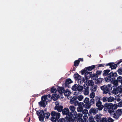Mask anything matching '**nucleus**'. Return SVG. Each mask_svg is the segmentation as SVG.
Instances as JSON below:
<instances>
[{
	"label": "nucleus",
	"instance_id": "f257e3e1",
	"mask_svg": "<svg viewBox=\"0 0 122 122\" xmlns=\"http://www.w3.org/2000/svg\"><path fill=\"white\" fill-rule=\"evenodd\" d=\"M51 97L50 95L49 94L48 95H46L43 96L41 97V102H39V104L41 107H45L47 104L46 100L48 98H50Z\"/></svg>",
	"mask_w": 122,
	"mask_h": 122
},
{
	"label": "nucleus",
	"instance_id": "f03ea898",
	"mask_svg": "<svg viewBox=\"0 0 122 122\" xmlns=\"http://www.w3.org/2000/svg\"><path fill=\"white\" fill-rule=\"evenodd\" d=\"M51 114L52 116L51 121L53 122H58V120L60 116V113L53 111L51 112Z\"/></svg>",
	"mask_w": 122,
	"mask_h": 122
},
{
	"label": "nucleus",
	"instance_id": "7ed1b4c3",
	"mask_svg": "<svg viewBox=\"0 0 122 122\" xmlns=\"http://www.w3.org/2000/svg\"><path fill=\"white\" fill-rule=\"evenodd\" d=\"M117 74L116 72H110L108 75V77H106L105 81L106 82L111 81V82L112 81H114L115 77L116 76Z\"/></svg>",
	"mask_w": 122,
	"mask_h": 122
},
{
	"label": "nucleus",
	"instance_id": "20e7f679",
	"mask_svg": "<svg viewBox=\"0 0 122 122\" xmlns=\"http://www.w3.org/2000/svg\"><path fill=\"white\" fill-rule=\"evenodd\" d=\"M101 114H97L94 117L97 122H107V119L106 118H101Z\"/></svg>",
	"mask_w": 122,
	"mask_h": 122
},
{
	"label": "nucleus",
	"instance_id": "39448f33",
	"mask_svg": "<svg viewBox=\"0 0 122 122\" xmlns=\"http://www.w3.org/2000/svg\"><path fill=\"white\" fill-rule=\"evenodd\" d=\"M73 114L72 112H71L70 115L66 116V117L67 122H74V119L73 118Z\"/></svg>",
	"mask_w": 122,
	"mask_h": 122
},
{
	"label": "nucleus",
	"instance_id": "423d86ee",
	"mask_svg": "<svg viewBox=\"0 0 122 122\" xmlns=\"http://www.w3.org/2000/svg\"><path fill=\"white\" fill-rule=\"evenodd\" d=\"M89 98H85L83 101V102L86 104V107L87 109H89L91 106L90 104L89 103Z\"/></svg>",
	"mask_w": 122,
	"mask_h": 122
},
{
	"label": "nucleus",
	"instance_id": "0eeeda50",
	"mask_svg": "<svg viewBox=\"0 0 122 122\" xmlns=\"http://www.w3.org/2000/svg\"><path fill=\"white\" fill-rule=\"evenodd\" d=\"M102 104V103L100 101L96 102V106L97 107V109L99 110H101L104 107V106Z\"/></svg>",
	"mask_w": 122,
	"mask_h": 122
},
{
	"label": "nucleus",
	"instance_id": "6e6552de",
	"mask_svg": "<svg viewBox=\"0 0 122 122\" xmlns=\"http://www.w3.org/2000/svg\"><path fill=\"white\" fill-rule=\"evenodd\" d=\"M84 104L83 102H80L78 105L79 107L77 109V111L78 112H81L83 110Z\"/></svg>",
	"mask_w": 122,
	"mask_h": 122
},
{
	"label": "nucleus",
	"instance_id": "1a4fd4ad",
	"mask_svg": "<svg viewBox=\"0 0 122 122\" xmlns=\"http://www.w3.org/2000/svg\"><path fill=\"white\" fill-rule=\"evenodd\" d=\"M84 73H85V77L88 79L91 76L92 74V73L90 72L87 71L85 72L84 71H83L82 72V75H83Z\"/></svg>",
	"mask_w": 122,
	"mask_h": 122
},
{
	"label": "nucleus",
	"instance_id": "9d476101",
	"mask_svg": "<svg viewBox=\"0 0 122 122\" xmlns=\"http://www.w3.org/2000/svg\"><path fill=\"white\" fill-rule=\"evenodd\" d=\"M62 112L63 114L64 115H66V116H68L70 115V113H69V109L67 108H64L62 110Z\"/></svg>",
	"mask_w": 122,
	"mask_h": 122
},
{
	"label": "nucleus",
	"instance_id": "9b49d317",
	"mask_svg": "<svg viewBox=\"0 0 122 122\" xmlns=\"http://www.w3.org/2000/svg\"><path fill=\"white\" fill-rule=\"evenodd\" d=\"M106 92L108 93L111 90L113 87V86L112 84H109L106 86Z\"/></svg>",
	"mask_w": 122,
	"mask_h": 122
},
{
	"label": "nucleus",
	"instance_id": "f8f14e48",
	"mask_svg": "<svg viewBox=\"0 0 122 122\" xmlns=\"http://www.w3.org/2000/svg\"><path fill=\"white\" fill-rule=\"evenodd\" d=\"M82 115L81 114H78L77 117V122H83V120L82 118Z\"/></svg>",
	"mask_w": 122,
	"mask_h": 122
},
{
	"label": "nucleus",
	"instance_id": "ddd939ff",
	"mask_svg": "<svg viewBox=\"0 0 122 122\" xmlns=\"http://www.w3.org/2000/svg\"><path fill=\"white\" fill-rule=\"evenodd\" d=\"M69 108L70 110L72 112V113H74V115H76L77 113L76 111H75L76 108L73 106H70L69 107Z\"/></svg>",
	"mask_w": 122,
	"mask_h": 122
},
{
	"label": "nucleus",
	"instance_id": "4468645a",
	"mask_svg": "<svg viewBox=\"0 0 122 122\" xmlns=\"http://www.w3.org/2000/svg\"><path fill=\"white\" fill-rule=\"evenodd\" d=\"M106 66H110V67L111 68V69H115L117 67V66L116 64H112L111 63H108L106 65Z\"/></svg>",
	"mask_w": 122,
	"mask_h": 122
},
{
	"label": "nucleus",
	"instance_id": "2eb2a0df",
	"mask_svg": "<svg viewBox=\"0 0 122 122\" xmlns=\"http://www.w3.org/2000/svg\"><path fill=\"white\" fill-rule=\"evenodd\" d=\"M63 107L61 105L55 106V110H57L58 112H61L62 111Z\"/></svg>",
	"mask_w": 122,
	"mask_h": 122
},
{
	"label": "nucleus",
	"instance_id": "dca6fc26",
	"mask_svg": "<svg viewBox=\"0 0 122 122\" xmlns=\"http://www.w3.org/2000/svg\"><path fill=\"white\" fill-rule=\"evenodd\" d=\"M36 114L39 116H44V112L43 110H40L37 111Z\"/></svg>",
	"mask_w": 122,
	"mask_h": 122
},
{
	"label": "nucleus",
	"instance_id": "f3484780",
	"mask_svg": "<svg viewBox=\"0 0 122 122\" xmlns=\"http://www.w3.org/2000/svg\"><path fill=\"white\" fill-rule=\"evenodd\" d=\"M112 103H105L104 105L105 109L111 108H112Z\"/></svg>",
	"mask_w": 122,
	"mask_h": 122
},
{
	"label": "nucleus",
	"instance_id": "a211bd4d",
	"mask_svg": "<svg viewBox=\"0 0 122 122\" xmlns=\"http://www.w3.org/2000/svg\"><path fill=\"white\" fill-rule=\"evenodd\" d=\"M70 103L72 104H74L75 106H77L78 103V102L74 100L73 99H72L71 100Z\"/></svg>",
	"mask_w": 122,
	"mask_h": 122
},
{
	"label": "nucleus",
	"instance_id": "6ab92c4d",
	"mask_svg": "<svg viewBox=\"0 0 122 122\" xmlns=\"http://www.w3.org/2000/svg\"><path fill=\"white\" fill-rule=\"evenodd\" d=\"M101 88L102 90L103 91V94H106L107 93L106 92V86L104 85L101 86Z\"/></svg>",
	"mask_w": 122,
	"mask_h": 122
},
{
	"label": "nucleus",
	"instance_id": "aec40b11",
	"mask_svg": "<svg viewBox=\"0 0 122 122\" xmlns=\"http://www.w3.org/2000/svg\"><path fill=\"white\" fill-rule=\"evenodd\" d=\"M72 81L70 79H68L66 81L65 83V86H67L69 84L72 83Z\"/></svg>",
	"mask_w": 122,
	"mask_h": 122
},
{
	"label": "nucleus",
	"instance_id": "412c9836",
	"mask_svg": "<svg viewBox=\"0 0 122 122\" xmlns=\"http://www.w3.org/2000/svg\"><path fill=\"white\" fill-rule=\"evenodd\" d=\"M58 95L56 94H55L52 95V99L54 101L58 99Z\"/></svg>",
	"mask_w": 122,
	"mask_h": 122
},
{
	"label": "nucleus",
	"instance_id": "4be33fe9",
	"mask_svg": "<svg viewBox=\"0 0 122 122\" xmlns=\"http://www.w3.org/2000/svg\"><path fill=\"white\" fill-rule=\"evenodd\" d=\"M83 88V87L82 86L78 85L77 90L79 92H81L82 91Z\"/></svg>",
	"mask_w": 122,
	"mask_h": 122
},
{
	"label": "nucleus",
	"instance_id": "5701e85b",
	"mask_svg": "<svg viewBox=\"0 0 122 122\" xmlns=\"http://www.w3.org/2000/svg\"><path fill=\"white\" fill-rule=\"evenodd\" d=\"M58 91L60 94H61L64 93V88L62 87H59L58 89Z\"/></svg>",
	"mask_w": 122,
	"mask_h": 122
},
{
	"label": "nucleus",
	"instance_id": "b1692460",
	"mask_svg": "<svg viewBox=\"0 0 122 122\" xmlns=\"http://www.w3.org/2000/svg\"><path fill=\"white\" fill-rule=\"evenodd\" d=\"M91 113L94 114H96L98 112V110L96 108H92L90 110Z\"/></svg>",
	"mask_w": 122,
	"mask_h": 122
},
{
	"label": "nucleus",
	"instance_id": "393cba45",
	"mask_svg": "<svg viewBox=\"0 0 122 122\" xmlns=\"http://www.w3.org/2000/svg\"><path fill=\"white\" fill-rule=\"evenodd\" d=\"M112 93L114 94H117L119 93L117 87L113 89L112 91Z\"/></svg>",
	"mask_w": 122,
	"mask_h": 122
},
{
	"label": "nucleus",
	"instance_id": "a878e982",
	"mask_svg": "<svg viewBox=\"0 0 122 122\" xmlns=\"http://www.w3.org/2000/svg\"><path fill=\"white\" fill-rule=\"evenodd\" d=\"M74 78L76 80L79 79L81 78V76L79 75L78 74H75L74 76Z\"/></svg>",
	"mask_w": 122,
	"mask_h": 122
},
{
	"label": "nucleus",
	"instance_id": "bb28decb",
	"mask_svg": "<svg viewBox=\"0 0 122 122\" xmlns=\"http://www.w3.org/2000/svg\"><path fill=\"white\" fill-rule=\"evenodd\" d=\"M110 71V70H106L103 71V74L104 76H107Z\"/></svg>",
	"mask_w": 122,
	"mask_h": 122
},
{
	"label": "nucleus",
	"instance_id": "cd10ccee",
	"mask_svg": "<svg viewBox=\"0 0 122 122\" xmlns=\"http://www.w3.org/2000/svg\"><path fill=\"white\" fill-rule=\"evenodd\" d=\"M71 92L70 91L68 90H66L64 93V94L65 96H68L71 94Z\"/></svg>",
	"mask_w": 122,
	"mask_h": 122
},
{
	"label": "nucleus",
	"instance_id": "c85d7f7f",
	"mask_svg": "<svg viewBox=\"0 0 122 122\" xmlns=\"http://www.w3.org/2000/svg\"><path fill=\"white\" fill-rule=\"evenodd\" d=\"M89 93V91L88 88L87 87L86 89L84 91V94L85 95H88Z\"/></svg>",
	"mask_w": 122,
	"mask_h": 122
},
{
	"label": "nucleus",
	"instance_id": "c756f323",
	"mask_svg": "<svg viewBox=\"0 0 122 122\" xmlns=\"http://www.w3.org/2000/svg\"><path fill=\"white\" fill-rule=\"evenodd\" d=\"M50 113L49 112L46 113L44 114V117L45 118L48 119L50 115Z\"/></svg>",
	"mask_w": 122,
	"mask_h": 122
},
{
	"label": "nucleus",
	"instance_id": "7c9ffc66",
	"mask_svg": "<svg viewBox=\"0 0 122 122\" xmlns=\"http://www.w3.org/2000/svg\"><path fill=\"white\" fill-rule=\"evenodd\" d=\"M95 67V66L93 65L87 67H86V69L90 71L93 69Z\"/></svg>",
	"mask_w": 122,
	"mask_h": 122
},
{
	"label": "nucleus",
	"instance_id": "2f4dec72",
	"mask_svg": "<svg viewBox=\"0 0 122 122\" xmlns=\"http://www.w3.org/2000/svg\"><path fill=\"white\" fill-rule=\"evenodd\" d=\"M111 82L115 86H117L118 85V82L117 81V80H116L115 78L114 79V81H112Z\"/></svg>",
	"mask_w": 122,
	"mask_h": 122
},
{
	"label": "nucleus",
	"instance_id": "473e14b6",
	"mask_svg": "<svg viewBox=\"0 0 122 122\" xmlns=\"http://www.w3.org/2000/svg\"><path fill=\"white\" fill-rule=\"evenodd\" d=\"M102 79V78H99L96 81V83L97 84H99L101 83Z\"/></svg>",
	"mask_w": 122,
	"mask_h": 122
},
{
	"label": "nucleus",
	"instance_id": "72a5a7b5",
	"mask_svg": "<svg viewBox=\"0 0 122 122\" xmlns=\"http://www.w3.org/2000/svg\"><path fill=\"white\" fill-rule=\"evenodd\" d=\"M122 113V109H119L116 112V113L119 116H120Z\"/></svg>",
	"mask_w": 122,
	"mask_h": 122
},
{
	"label": "nucleus",
	"instance_id": "f704fd0d",
	"mask_svg": "<svg viewBox=\"0 0 122 122\" xmlns=\"http://www.w3.org/2000/svg\"><path fill=\"white\" fill-rule=\"evenodd\" d=\"M88 85L91 86L94 85V83L93 81L90 80L88 81Z\"/></svg>",
	"mask_w": 122,
	"mask_h": 122
},
{
	"label": "nucleus",
	"instance_id": "c9c22d12",
	"mask_svg": "<svg viewBox=\"0 0 122 122\" xmlns=\"http://www.w3.org/2000/svg\"><path fill=\"white\" fill-rule=\"evenodd\" d=\"M78 85L77 84H75L72 86L71 88L72 90L74 91L77 90Z\"/></svg>",
	"mask_w": 122,
	"mask_h": 122
},
{
	"label": "nucleus",
	"instance_id": "e433bc0d",
	"mask_svg": "<svg viewBox=\"0 0 122 122\" xmlns=\"http://www.w3.org/2000/svg\"><path fill=\"white\" fill-rule=\"evenodd\" d=\"M95 93L94 92H92L90 93L89 95V97L90 98H94L95 97Z\"/></svg>",
	"mask_w": 122,
	"mask_h": 122
},
{
	"label": "nucleus",
	"instance_id": "4c0bfd02",
	"mask_svg": "<svg viewBox=\"0 0 122 122\" xmlns=\"http://www.w3.org/2000/svg\"><path fill=\"white\" fill-rule=\"evenodd\" d=\"M119 93H122V86L120 85L117 87Z\"/></svg>",
	"mask_w": 122,
	"mask_h": 122
},
{
	"label": "nucleus",
	"instance_id": "58836bf2",
	"mask_svg": "<svg viewBox=\"0 0 122 122\" xmlns=\"http://www.w3.org/2000/svg\"><path fill=\"white\" fill-rule=\"evenodd\" d=\"M114 100V98L112 97H110L107 98L108 102H110L113 101Z\"/></svg>",
	"mask_w": 122,
	"mask_h": 122
},
{
	"label": "nucleus",
	"instance_id": "ea45409f",
	"mask_svg": "<svg viewBox=\"0 0 122 122\" xmlns=\"http://www.w3.org/2000/svg\"><path fill=\"white\" fill-rule=\"evenodd\" d=\"M108 112L111 115H113L114 113V110L112 108L108 109Z\"/></svg>",
	"mask_w": 122,
	"mask_h": 122
},
{
	"label": "nucleus",
	"instance_id": "a19ab883",
	"mask_svg": "<svg viewBox=\"0 0 122 122\" xmlns=\"http://www.w3.org/2000/svg\"><path fill=\"white\" fill-rule=\"evenodd\" d=\"M84 98V97L82 95H80L78 96L77 99L80 101H81Z\"/></svg>",
	"mask_w": 122,
	"mask_h": 122
},
{
	"label": "nucleus",
	"instance_id": "79ce46f5",
	"mask_svg": "<svg viewBox=\"0 0 122 122\" xmlns=\"http://www.w3.org/2000/svg\"><path fill=\"white\" fill-rule=\"evenodd\" d=\"M95 99L94 98H91L90 101L89 103L91 104V106L94 104L95 103Z\"/></svg>",
	"mask_w": 122,
	"mask_h": 122
},
{
	"label": "nucleus",
	"instance_id": "37998d69",
	"mask_svg": "<svg viewBox=\"0 0 122 122\" xmlns=\"http://www.w3.org/2000/svg\"><path fill=\"white\" fill-rule=\"evenodd\" d=\"M117 81L118 82H120L122 80V77L121 76L118 77L117 79Z\"/></svg>",
	"mask_w": 122,
	"mask_h": 122
},
{
	"label": "nucleus",
	"instance_id": "c03bdc74",
	"mask_svg": "<svg viewBox=\"0 0 122 122\" xmlns=\"http://www.w3.org/2000/svg\"><path fill=\"white\" fill-rule=\"evenodd\" d=\"M83 118L84 120H83V122H86V120L88 118V117L87 115H85L83 117Z\"/></svg>",
	"mask_w": 122,
	"mask_h": 122
},
{
	"label": "nucleus",
	"instance_id": "a18cd8bd",
	"mask_svg": "<svg viewBox=\"0 0 122 122\" xmlns=\"http://www.w3.org/2000/svg\"><path fill=\"white\" fill-rule=\"evenodd\" d=\"M113 114V117L114 118L116 119H117L118 118L119 116L116 113H114Z\"/></svg>",
	"mask_w": 122,
	"mask_h": 122
},
{
	"label": "nucleus",
	"instance_id": "49530a36",
	"mask_svg": "<svg viewBox=\"0 0 122 122\" xmlns=\"http://www.w3.org/2000/svg\"><path fill=\"white\" fill-rule=\"evenodd\" d=\"M79 61L78 60H76L74 62V65L75 66H78L79 64Z\"/></svg>",
	"mask_w": 122,
	"mask_h": 122
},
{
	"label": "nucleus",
	"instance_id": "de8ad7c7",
	"mask_svg": "<svg viewBox=\"0 0 122 122\" xmlns=\"http://www.w3.org/2000/svg\"><path fill=\"white\" fill-rule=\"evenodd\" d=\"M88 120L89 122H96L94 120V118L92 117H89Z\"/></svg>",
	"mask_w": 122,
	"mask_h": 122
},
{
	"label": "nucleus",
	"instance_id": "09e8293b",
	"mask_svg": "<svg viewBox=\"0 0 122 122\" xmlns=\"http://www.w3.org/2000/svg\"><path fill=\"white\" fill-rule=\"evenodd\" d=\"M95 99L96 102L100 101V97L98 96H96L95 97Z\"/></svg>",
	"mask_w": 122,
	"mask_h": 122
},
{
	"label": "nucleus",
	"instance_id": "8fccbe9b",
	"mask_svg": "<svg viewBox=\"0 0 122 122\" xmlns=\"http://www.w3.org/2000/svg\"><path fill=\"white\" fill-rule=\"evenodd\" d=\"M117 107V105L116 104H114L113 105L112 104V108L114 110L116 109Z\"/></svg>",
	"mask_w": 122,
	"mask_h": 122
},
{
	"label": "nucleus",
	"instance_id": "3c124183",
	"mask_svg": "<svg viewBox=\"0 0 122 122\" xmlns=\"http://www.w3.org/2000/svg\"><path fill=\"white\" fill-rule=\"evenodd\" d=\"M57 91L56 89L54 87H52L51 88V92L53 93H55Z\"/></svg>",
	"mask_w": 122,
	"mask_h": 122
},
{
	"label": "nucleus",
	"instance_id": "603ef678",
	"mask_svg": "<svg viewBox=\"0 0 122 122\" xmlns=\"http://www.w3.org/2000/svg\"><path fill=\"white\" fill-rule=\"evenodd\" d=\"M66 119L65 118H61L59 120H58V122H65Z\"/></svg>",
	"mask_w": 122,
	"mask_h": 122
},
{
	"label": "nucleus",
	"instance_id": "864d4df0",
	"mask_svg": "<svg viewBox=\"0 0 122 122\" xmlns=\"http://www.w3.org/2000/svg\"><path fill=\"white\" fill-rule=\"evenodd\" d=\"M102 72V71H97L96 72V74L97 76L100 75L101 74Z\"/></svg>",
	"mask_w": 122,
	"mask_h": 122
},
{
	"label": "nucleus",
	"instance_id": "5fc2aeb1",
	"mask_svg": "<svg viewBox=\"0 0 122 122\" xmlns=\"http://www.w3.org/2000/svg\"><path fill=\"white\" fill-rule=\"evenodd\" d=\"M39 116V118L40 121L41 122L43 121H44V116Z\"/></svg>",
	"mask_w": 122,
	"mask_h": 122
},
{
	"label": "nucleus",
	"instance_id": "6e6d98bb",
	"mask_svg": "<svg viewBox=\"0 0 122 122\" xmlns=\"http://www.w3.org/2000/svg\"><path fill=\"white\" fill-rule=\"evenodd\" d=\"M82 111V113L85 115L87 114L88 113V111L86 109H85L83 110Z\"/></svg>",
	"mask_w": 122,
	"mask_h": 122
},
{
	"label": "nucleus",
	"instance_id": "4d7b16f0",
	"mask_svg": "<svg viewBox=\"0 0 122 122\" xmlns=\"http://www.w3.org/2000/svg\"><path fill=\"white\" fill-rule=\"evenodd\" d=\"M97 88V86L96 85H95L92 87V90L93 92H95Z\"/></svg>",
	"mask_w": 122,
	"mask_h": 122
},
{
	"label": "nucleus",
	"instance_id": "13d9d810",
	"mask_svg": "<svg viewBox=\"0 0 122 122\" xmlns=\"http://www.w3.org/2000/svg\"><path fill=\"white\" fill-rule=\"evenodd\" d=\"M88 80V79L86 78V77H84L83 78L82 81L84 83H86Z\"/></svg>",
	"mask_w": 122,
	"mask_h": 122
},
{
	"label": "nucleus",
	"instance_id": "bf43d9fd",
	"mask_svg": "<svg viewBox=\"0 0 122 122\" xmlns=\"http://www.w3.org/2000/svg\"><path fill=\"white\" fill-rule=\"evenodd\" d=\"M118 73L120 74H122V68H120L117 71Z\"/></svg>",
	"mask_w": 122,
	"mask_h": 122
},
{
	"label": "nucleus",
	"instance_id": "052dcab7",
	"mask_svg": "<svg viewBox=\"0 0 122 122\" xmlns=\"http://www.w3.org/2000/svg\"><path fill=\"white\" fill-rule=\"evenodd\" d=\"M117 106L119 107H122V101H121L118 103Z\"/></svg>",
	"mask_w": 122,
	"mask_h": 122
},
{
	"label": "nucleus",
	"instance_id": "680f3d73",
	"mask_svg": "<svg viewBox=\"0 0 122 122\" xmlns=\"http://www.w3.org/2000/svg\"><path fill=\"white\" fill-rule=\"evenodd\" d=\"M103 102H106L107 101V97H104L102 99Z\"/></svg>",
	"mask_w": 122,
	"mask_h": 122
},
{
	"label": "nucleus",
	"instance_id": "e2e57ef3",
	"mask_svg": "<svg viewBox=\"0 0 122 122\" xmlns=\"http://www.w3.org/2000/svg\"><path fill=\"white\" fill-rule=\"evenodd\" d=\"M55 104L56 105V106H60V105H61V103H59V102L58 101H56L55 102Z\"/></svg>",
	"mask_w": 122,
	"mask_h": 122
},
{
	"label": "nucleus",
	"instance_id": "0e129e2a",
	"mask_svg": "<svg viewBox=\"0 0 122 122\" xmlns=\"http://www.w3.org/2000/svg\"><path fill=\"white\" fill-rule=\"evenodd\" d=\"M108 121L109 122H113L114 120L112 118L109 117L108 118Z\"/></svg>",
	"mask_w": 122,
	"mask_h": 122
},
{
	"label": "nucleus",
	"instance_id": "69168bd1",
	"mask_svg": "<svg viewBox=\"0 0 122 122\" xmlns=\"http://www.w3.org/2000/svg\"><path fill=\"white\" fill-rule=\"evenodd\" d=\"M105 65V64H99L98 65V67H104V65Z\"/></svg>",
	"mask_w": 122,
	"mask_h": 122
},
{
	"label": "nucleus",
	"instance_id": "338daca9",
	"mask_svg": "<svg viewBox=\"0 0 122 122\" xmlns=\"http://www.w3.org/2000/svg\"><path fill=\"white\" fill-rule=\"evenodd\" d=\"M77 81H78V82L79 84H81V80L80 79H78Z\"/></svg>",
	"mask_w": 122,
	"mask_h": 122
},
{
	"label": "nucleus",
	"instance_id": "774afa93",
	"mask_svg": "<svg viewBox=\"0 0 122 122\" xmlns=\"http://www.w3.org/2000/svg\"><path fill=\"white\" fill-rule=\"evenodd\" d=\"M79 92H75L74 93V95L75 96H77V95H79Z\"/></svg>",
	"mask_w": 122,
	"mask_h": 122
}]
</instances>
